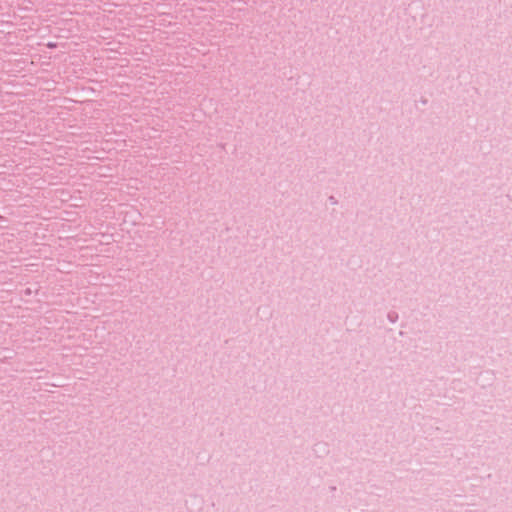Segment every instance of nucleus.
Wrapping results in <instances>:
<instances>
[{"label":"nucleus","mask_w":512,"mask_h":512,"mask_svg":"<svg viewBox=\"0 0 512 512\" xmlns=\"http://www.w3.org/2000/svg\"><path fill=\"white\" fill-rule=\"evenodd\" d=\"M49 48H55L56 47V44L55 43H48L47 45Z\"/></svg>","instance_id":"f257e3e1"},{"label":"nucleus","mask_w":512,"mask_h":512,"mask_svg":"<svg viewBox=\"0 0 512 512\" xmlns=\"http://www.w3.org/2000/svg\"><path fill=\"white\" fill-rule=\"evenodd\" d=\"M1 218H2V217L0 216V219H1Z\"/></svg>","instance_id":"f03ea898"}]
</instances>
